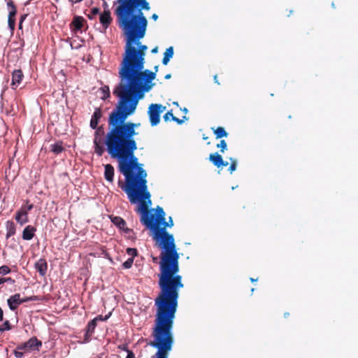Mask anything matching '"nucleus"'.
Listing matches in <instances>:
<instances>
[{
	"mask_svg": "<svg viewBox=\"0 0 358 358\" xmlns=\"http://www.w3.org/2000/svg\"><path fill=\"white\" fill-rule=\"evenodd\" d=\"M151 203L150 198L141 199L136 211L141 215L140 222L150 230L156 245L162 249L158 274L160 291L155 299V306L156 310L176 313L179 291L184 285L182 276L178 274L180 256L174 238L166 231V227L173 226V221L171 217L166 221L165 212L160 206L155 208V214L151 213L149 210Z\"/></svg>",
	"mask_w": 358,
	"mask_h": 358,
	"instance_id": "nucleus-1",
	"label": "nucleus"
},
{
	"mask_svg": "<svg viewBox=\"0 0 358 358\" xmlns=\"http://www.w3.org/2000/svg\"><path fill=\"white\" fill-rule=\"evenodd\" d=\"M128 116L110 113L108 118L110 130L105 143L108 154L118 159L119 171L125 177V183L119 180L118 185L127 194L130 203L135 204L141 199L150 198L151 195L148 189L147 173L134 155L137 143L134 136L136 134L135 128L138 124L126 122Z\"/></svg>",
	"mask_w": 358,
	"mask_h": 358,
	"instance_id": "nucleus-2",
	"label": "nucleus"
},
{
	"mask_svg": "<svg viewBox=\"0 0 358 358\" xmlns=\"http://www.w3.org/2000/svg\"><path fill=\"white\" fill-rule=\"evenodd\" d=\"M146 52L140 50L122 57L119 69L120 82L113 90V94L119 101L112 113L133 114L144 92L150 91L154 85L149 83L155 78V72L143 71Z\"/></svg>",
	"mask_w": 358,
	"mask_h": 358,
	"instance_id": "nucleus-3",
	"label": "nucleus"
},
{
	"mask_svg": "<svg viewBox=\"0 0 358 358\" xmlns=\"http://www.w3.org/2000/svg\"><path fill=\"white\" fill-rule=\"evenodd\" d=\"M141 6H118L115 10L117 22L125 37L124 52L126 56L141 50H148V46L140 41L144 38L148 20Z\"/></svg>",
	"mask_w": 358,
	"mask_h": 358,
	"instance_id": "nucleus-4",
	"label": "nucleus"
},
{
	"mask_svg": "<svg viewBox=\"0 0 358 358\" xmlns=\"http://www.w3.org/2000/svg\"><path fill=\"white\" fill-rule=\"evenodd\" d=\"M176 313L156 310L152 336L153 341L150 345L157 349L152 358H169L174 339L172 334Z\"/></svg>",
	"mask_w": 358,
	"mask_h": 358,
	"instance_id": "nucleus-5",
	"label": "nucleus"
},
{
	"mask_svg": "<svg viewBox=\"0 0 358 358\" xmlns=\"http://www.w3.org/2000/svg\"><path fill=\"white\" fill-rule=\"evenodd\" d=\"M162 106L157 103H152L149 106L148 115L152 126L157 125L160 121V115L162 113Z\"/></svg>",
	"mask_w": 358,
	"mask_h": 358,
	"instance_id": "nucleus-6",
	"label": "nucleus"
},
{
	"mask_svg": "<svg viewBox=\"0 0 358 358\" xmlns=\"http://www.w3.org/2000/svg\"><path fill=\"white\" fill-rule=\"evenodd\" d=\"M113 22L111 13L109 9L104 10L103 13L99 15V22L101 25L103 31L109 27Z\"/></svg>",
	"mask_w": 358,
	"mask_h": 358,
	"instance_id": "nucleus-7",
	"label": "nucleus"
},
{
	"mask_svg": "<svg viewBox=\"0 0 358 358\" xmlns=\"http://www.w3.org/2000/svg\"><path fill=\"white\" fill-rule=\"evenodd\" d=\"M119 6H141L145 10H150L149 3L146 0H117Z\"/></svg>",
	"mask_w": 358,
	"mask_h": 358,
	"instance_id": "nucleus-8",
	"label": "nucleus"
},
{
	"mask_svg": "<svg viewBox=\"0 0 358 358\" xmlns=\"http://www.w3.org/2000/svg\"><path fill=\"white\" fill-rule=\"evenodd\" d=\"M33 299L31 297L26 298V299H21L20 295L19 294H15L13 296H11L8 299V304L9 306V308L11 310H15L17 308V307L21 304L23 302H26L28 301H31Z\"/></svg>",
	"mask_w": 358,
	"mask_h": 358,
	"instance_id": "nucleus-9",
	"label": "nucleus"
},
{
	"mask_svg": "<svg viewBox=\"0 0 358 358\" xmlns=\"http://www.w3.org/2000/svg\"><path fill=\"white\" fill-rule=\"evenodd\" d=\"M86 23V20L82 16L75 15L70 24L71 29L74 32L81 31Z\"/></svg>",
	"mask_w": 358,
	"mask_h": 358,
	"instance_id": "nucleus-10",
	"label": "nucleus"
},
{
	"mask_svg": "<svg viewBox=\"0 0 358 358\" xmlns=\"http://www.w3.org/2000/svg\"><path fill=\"white\" fill-rule=\"evenodd\" d=\"M209 160L217 168L227 166L229 164L228 162L224 161L222 155L218 152L211 153L209 155Z\"/></svg>",
	"mask_w": 358,
	"mask_h": 358,
	"instance_id": "nucleus-11",
	"label": "nucleus"
},
{
	"mask_svg": "<svg viewBox=\"0 0 358 358\" xmlns=\"http://www.w3.org/2000/svg\"><path fill=\"white\" fill-rule=\"evenodd\" d=\"M23 73L22 72L21 70H15L13 72V74H12V83H11V85H12V87L13 89H15L16 87H17L22 78H23Z\"/></svg>",
	"mask_w": 358,
	"mask_h": 358,
	"instance_id": "nucleus-12",
	"label": "nucleus"
},
{
	"mask_svg": "<svg viewBox=\"0 0 358 358\" xmlns=\"http://www.w3.org/2000/svg\"><path fill=\"white\" fill-rule=\"evenodd\" d=\"M102 117V111L100 108H96L90 120V127L95 129L97 128L99 120Z\"/></svg>",
	"mask_w": 358,
	"mask_h": 358,
	"instance_id": "nucleus-13",
	"label": "nucleus"
},
{
	"mask_svg": "<svg viewBox=\"0 0 358 358\" xmlns=\"http://www.w3.org/2000/svg\"><path fill=\"white\" fill-rule=\"evenodd\" d=\"M96 323L95 320H92L87 325L86 331L85 334V342H88L90 339V337L93 334L94 329L96 327Z\"/></svg>",
	"mask_w": 358,
	"mask_h": 358,
	"instance_id": "nucleus-14",
	"label": "nucleus"
},
{
	"mask_svg": "<svg viewBox=\"0 0 358 358\" xmlns=\"http://www.w3.org/2000/svg\"><path fill=\"white\" fill-rule=\"evenodd\" d=\"M35 268L41 275H45L48 268L46 261L43 259H38L35 263Z\"/></svg>",
	"mask_w": 358,
	"mask_h": 358,
	"instance_id": "nucleus-15",
	"label": "nucleus"
},
{
	"mask_svg": "<svg viewBox=\"0 0 358 358\" xmlns=\"http://www.w3.org/2000/svg\"><path fill=\"white\" fill-rule=\"evenodd\" d=\"M104 177H105V179L108 182L113 181L114 168L110 164H106L104 166Z\"/></svg>",
	"mask_w": 358,
	"mask_h": 358,
	"instance_id": "nucleus-16",
	"label": "nucleus"
},
{
	"mask_svg": "<svg viewBox=\"0 0 358 358\" xmlns=\"http://www.w3.org/2000/svg\"><path fill=\"white\" fill-rule=\"evenodd\" d=\"M15 219L17 222L21 225H23L28 222L27 210H25L24 208H22L21 210L16 214Z\"/></svg>",
	"mask_w": 358,
	"mask_h": 358,
	"instance_id": "nucleus-17",
	"label": "nucleus"
},
{
	"mask_svg": "<svg viewBox=\"0 0 358 358\" xmlns=\"http://www.w3.org/2000/svg\"><path fill=\"white\" fill-rule=\"evenodd\" d=\"M35 231L36 229L32 226L26 227L22 233V238L26 241L31 240L34 236Z\"/></svg>",
	"mask_w": 358,
	"mask_h": 358,
	"instance_id": "nucleus-18",
	"label": "nucleus"
},
{
	"mask_svg": "<svg viewBox=\"0 0 358 358\" xmlns=\"http://www.w3.org/2000/svg\"><path fill=\"white\" fill-rule=\"evenodd\" d=\"M41 345V343L37 340L36 338H31L28 342L24 344L23 346L20 347V349L29 348L34 349Z\"/></svg>",
	"mask_w": 358,
	"mask_h": 358,
	"instance_id": "nucleus-19",
	"label": "nucleus"
},
{
	"mask_svg": "<svg viewBox=\"0 0 358 358\" xmlns=\"http://www.w3.org/2000/svg\"><path fill=\"white\" fill-rule=\"evenodd\" d=\"M173 48L170 46L168 48L165 52L164 53V57L162 59V63L164 65H166L169 62L170 59L173 57Z\"/></svg>",
	"mask_w": 358,
	"mask_h": 358,
	"instance_id": "nucleus-20",
	"label": "nucleus"
},
{
	"mask_svg": "<svg viewBox=\"0 0 358 358\" xmlns=\"http://www.w3.org/2000/svg\"><path fill=\"white\" fill-rule=\"evenodd\" d=\"M213 130V133L215 135L217 139L222 138L223 137H227L228 136V133L226 131L225 129L222 127H218L215 129L212 128Z\"/></svg>",
	"mask_w": 358,
	"mask_h": 358,
	"instance_id": "nucleus-21",
	"label": "nucleus"
},
{
	"mask_svg": "<svg viewBox=\"0 0 358 358\" xmlns=\"http://www.w3.org/2000/svg\"><path fill=\"white\" fill-rule=\"evenodd\" d=\"M6 238H9L15 234V224L11 221H8L6 222Z\"/></svg>",
	"mask_w": 358,
	"mask_h": 358,
	"instance_id": "nucleus-22",
	"label": "nucleus"
},
{
	"mask_svg": "<svg viewBox=\"0 0 358 358\" xmlns=\"http://www.w3.org/2000/svg\"><path fill=\"white\" fill-rule=\"evenodd\" d=\"M113 223L120 229H124L126 226V222L120 217H115L112 219Z\"/></svg>",
	"mask_w": 358,
	"mask_h": 358,
	"instance_id": "nucleus-23",
	"label": "nucleus"
},
{
	"mask_svg": "<svg viewBox=\"0 0 358 358\" xmlns=\"http://www.w3.org/2000/svg\"><path fill=\"white\" fill-rule=\"evenodd\" d=\"M101 99H103V100H106V99H108V97H110V90H109V87L108 86H103L101 88Z\"/></svg>",
	"mask_w": 358,
	"mask_h": 358,
	"instance_id": "nucleus-24",
	"label": "nucleus"
},
{
	"mask_svg": "<svg viewBox=\"0 0 358 358\" xmlns=\"http://www.w3.org/2000/svg\"><path fill=\"white\" fill-rule=\"evenodd\" d=\"M216 147L220 148V152L224 153L227 150V143L225 140H221Z\"/></svg>",
	"mask_w": 358,
	"mask_h": 358,
	"instance_id": "nucleus-25",
	"label": "nucleus"
},
{
	"mask_svg": "<svg viewBox=\"0 0 358 358\" xmlns=\"http://www.w3.org/2000/svg\"><path fill=\"white\" fill-rule=\"evenodd\" d=\"M94 152L99 156H101L104 152V148L103 144H94Z\"/></svg>",
	"mask_w": 358,
	"mask_h": 358,
	"instance_id": "nucleus-26",
	"label": "nucleus"
},
{
	"mask_svg": "<svg viewBox=\"0 0 358 358\" xmlns=\"http://www.w3.org/2000/svg\"><path fill=\"white\" fill-rule=\"evenodd\" d=\"M229 161H230V166H229L228 170L230 172V173H232L236 169L237 162L235 159H234L232 157L229 158Z\"/></svg>",
	"mask_w": 358,
	"mask_h": 358,
	"instance_id": "nucleus-27",
	"label": "nucleus"
},
{
	"mask_svg": "<svg viewBox=\"0 0 358 358\" xmlns=\"http://www.w3.org/2000/svg\"><path fill=\"white\" fill-rule=\"evenodd\" d=\"M7 5L10 8L8 17H14L16 14V9L13 5V3L12 1H9V2H8Z\"/></svg>",
	"mask_w": 358,
	"mask_h": 358,
	"instance_id": "nucleus-28",
	"label": "nucleus"
},
{
	"mask_svg": "<svg viewBox=\"0 0 358 358\" xmlns=\"http://www.w3.org/2000/svg\"><path fill=\"white\" fill-rule=\"evenodd\" d=\"M52 152H54L55 153H57V154L61 152L63 150L62 143L59 142H57V143H55L54 145H52Z\"/></svg>",
	"mask_w": 358,
	"mask_h": 358,
	"instance_id": "nucleus-29",
	"label": "nucleus"
},
{
	"mask_svg": "<svg viewBox=\"0 0 358 358\" xmlns=\"http://www.w3.org/2000/svg\"><path fill=\"white\" fill-rule=\"evenodd\" d=\"M100 10L99 8L94 7L92 8L90 10V13L88 14V17L90 20L94 19L95 16L99 14Z\"/></svg>",
	"mask_w": 358,
	"mask_h": 358,
	"instance_id": "nucleus-30",
	"label": "nucleus"
},
{
	"mask_svg": "<svg viewBox=\"0 0 358 358\" xmlns=\"http://www.w3.org/2000/svg\"><path fill=\"white\" fill-rule=\"evenodd\" d=\"M127 253L131 256V258H134L138 255V250L136 248H128L127 249Z\"/></svg>",
	"mask_w": 358,
	"mask_h": 358,
	"instance_id": "nucleus-31",
	"label": "nucleus"
},
{
	"mask_svg": "<svg viewBox=\"0 0 358 358\" xmlns=\"http://www.w3.org/2000/svg\"><path fill=\"white\" fill-rule=\"evenodd\" d=\"M134 263V259L129 257L126 262H124L122 264L124 268L128 269L130 268Z\"/></svg>",
	"mask_w": 358,
	"mask_h": 358,
	"instance_id": "nucleus-32",
	"label": "nucleus"
},
{
	"mask_svg": "<svg viewBox=\"0 0 358 358\" xmlns=\"http://www.w3.org/2000/svg\"><path fill=\"white\" fill-rule=\"evenodd\" d=\"M10 329V326L9 322L6 321L1 326H0V332H2L5 330H9Z\"/></svg>",
	"mask_w": 358,
	"mask_h": 358,
	"instance_id": "nucleus-33",
	"label": "nucleus"
},
{
	"mask_svg": "<svg viewBox=\"0 0 358 358\" xmlns=\"http://www.w3.org/2000/svg\"><path fill=\"white\" fill-rule=\"evenodd\" d=\"M10 272V268L6 266L0 267V275H3Z\"/></svg>",
	"mask_w": 358,
	"mask_h": 358,
	"instance_id": "nucleus-34",
	"label": "nucleus"
},
{
	"mask_svg": "<svg viewBox=\"0 0 358 358\" xmlns=\"http://www.w3.org/2000/svg\"><path fill=\"white\" fill-rule=\"evenodd\" d=\"M110 313L108 315H106L105 317H103L102 315H98L95 318L93 319V320H95V322L97 324L98 321H105L108 319Z\"/></svg>",
	"mask_w": 358,
	"mask_h": 358,
	"instance_id": "nucleus-35",
	"label": "nucleus"
},
{
	"mask_svg": "<svg viewBox=\"0 0 358 358\" xmlns=\"http://www.w3.org/2000/svg\"><path fill=\"white\" fill-rule=\"evenodd\" d=\"M94 144H103L102 136H94Z\"/></svg>",
	"mask_w": 358,
	"mask_h": 358,
	"instance_id": "nucleus-36",
	"label": "nucleus"
},
{
	"mask_svg": "<svg viewBox=\"0 0 358 358\" xmlns=\"http://www.w3.org/2000/svg\"><path fill=\"white\" fill-rule=\"evenodd\" d=\"M8 25L11 30H13L15 28V18L8 17Z\"/></svg>",
	"mask_w": 358,
	"mask_h": 358,
	"instance_id": "nucleus-37",
	"label": "nucleus"
},
{
	"mask_svg": "<svg viewBox=\"0 0 358 358\" xmlns=\"http://www.w3.org/2000/svg\"><path fill=\"white\" fill-rule=\"evenodd\" d=\"M123 349L127 352L126 358H135V355L131 350H128L126 347H124Z\"/></svg>",
	"mask_w": 358,
	"mask_h": 358,
	"instance_id": "nucleus-38",
	"label": "nucleus"
},
{
	"mask_svg": "<svg viewBox=\"0 0 358 358\" xmlns=\"http://www.w3.org/2000/svg\"><path fill=\"white\" fill-rule=\"evenodd\" d=\"M103 127H98L96 131H95V135L94 136H103Z\"/></svg>",
	"mask_w": 358,
	"mask_h": 358,
	"instance_id": "nucleus-39",
	"label": "nucleus"
},
{
	"mask_svg": "<svg viewBox=\"0 0 358 358\" xmlns=\"http://www.w3.org/2000/svg\"><path fill=\"white\" fill-rule=\"evenodd\" d=\"M172 116H173V113L171 111H168L164 115V119L165 121H168L170 117L172 118Z\"/></svg>",
	"mask_w": 358,
	"mask_h": 358,
	"instance_id": "nucleus-40",
	"label": "nucleus"
},
{
	"mask_svg": "<svg viewBox=\"0 0 358 358\" xmlns=\"http://www.w3.org/2000/svg\"><path fill=\"white\" fill-rule=\"evenodd\" d=\"M172 120L174 121V122H176L179 124H181L184 122L183 120H180L179 118L175 117L174 115L172 116Z\"/></svg>",
	"mask_w": 358,
	"mask_h": 358,
	"instance_id": "nucleus-41",
	"label": "nucleus"
},
{
	"mask_svg": "<svg viewBox=\"0 0 358 358\" xmlns=\"http://www.w3.org/2000/svg\"><path fill=\"white\" fill-rule=\"evenodd\" d=\"M15 355L17 358H21L23 355V353L18 351H15Z\"/></svg>",
	"mask_w": 358,
	"mask_h": 358,
	"instance_id": "nucleus-42",
	"label": "nucleus"
},
{
	"mask_svg": "<svg viewBox=\"0 0 358 358\" xmlns=\"http://www.w3.org/2000/svg\"><path fill=\"white\" fill-rule=\"evenodd\" d=\"M79 318H78V322H84V320H85V317L83 315L82 313H79Z\"/></svg>",
	"mask_w": 358,
	"mask_h": 358,
	"instance_id": "nucleus-43",
	"label": "nucleus"
},
{
	"mask_svg": "<svg viewBox=\"0 0 358 358\" xmlns=\"http://www.w3.org/2000/svg\"><path fill=\"white\" fill-rule=\"evenodd\" d=\"M25 208V210H27V214L28 213V211H29L33 208V205L30 204L27 206V207H24Z\"/></svg>",
	"mask_w": 358,
	"mask_h": 358,
	"instance_id": "nucleus-44",
	"label": "nucleus"
},
{
	"mask_svg": "<svg viewBox=\"0 0 358 358\" xmlns=\"http://www.w3.org/2000/svg\"><path fill=\"white\" fill-rule=\"evenodd\" d=\"M10 278H1L0 277V285L7 280H10Z\"/></svg>",
	"mask_w": 358,
	"mask_h": 358,
	"instance_id": "nucleus-45",
	"label": "nucleus"
},
{
	"mask_svg": "<svg viewBox=\"0 0 358 358\" xmlns=\"http://www.w3.org/2000/svg\"><path fill=\"white\" fill-rule=\"evenodd\" d=\"M123 229V230L124 231V232H125V233H127V234H129L130 232H132V230H131V229H129V228H124V229Z\"/></svg>",
	"mask_w": 358,
	"mask_h": 358,
	"instance_id": "nucleus-46",
	"label": "nucleus"
},
{
	"mask_svg": "<svg viewBox=\"0 0 358 358\" xmlns=\"http://www.w3.org/2000/svg\"><path fill=\"white\" fill-rule=\"evenodd\" d=\"M152 19L154 20H157L158 19V15L156 13L152 14Z\"/></svg>",
	"mask_w": 358,
	"mask_h": 358,
	"instance_id": "nucleus-47",
	"label": "nucleus"
},
{
	"mask_svg": "<svg viewBox=\"0 0 358 358\" xmlns=\"http://www.w3.org/2000/svg\"><path fill=\"white\" fill-rule=\"evenodd\" d=\"M213 79H214V81H215V83H217V85H220V83L218 82V80H217V75L214 76Z\"/></svg>",
	"mask_w": 358,
	"mask_h": 358,
	"instance_id": "nucleus-48",
	"label": "nucleus"
},
{
	"mask_svg": "<svg viewBox=\"0 0 358 358\" xmlns=\"http://www.w3.org/2000/svg\"><path fill=\"white\" fill-rule=\"evenodd\" d=\"M103 6L104 8V10L108 9V3L106 2H103Z\"/></svg>",
	"mask_w": 358,
	"mask_h": 358,
	"instance_id": "nucleus-49",
	"label": "nucleus"
},
{
	"mask_svg": "<svg viewBox=\"0 0 358 358\" xmlns=\"http://www.w3.org/2000/svg\"><path fill=\"white\" fill-rule=\"evenodd\" d=\"M3 320V310L0 308V321Z\"/></svg>",
	"mask_w": 358,
	"mask_h": 358,
	"instance_id": "nucleus-50",
	"label": "nucleus"
},
{
	"mask_svg": "<svg viewBox=\"0 0 358 358\" xmlns=\"http://www.w3.org/2000/svg\"><path fill=\"white\" fill-rule=\"evenodd\" d=\"M171 78V75L170 73L166 74L164 77L165 79L168 80Z\"/></svg>",
	"mask_w": 358,
	"mask_h": 358,
	"instance_id": "nucleus-51",
	"label": "nucleus"
},
{
	"mask_svg": "<svg viewBox=\"0 0 358 358\" xmlns=\"http://www.w3.org/2000/svg\"><path fill=\"white\" fill-rule=\"evenodd\" d=\"M157 50H158L157 47H155V48H153V49L152 50V51H151V52H152V53H156V52H157Z\"/></svg>",
	"mask_w": 358,
	"mask_h": 358,
	"instance_id": "nucleus-52",
	"label": "nucleus"
},
{
	"mask_svg": "<svg viewBox=\"0 0 358 358\" xmlns=\"http://www.w3.org/2000/svg\"><path fill=\"white\" fill-rule=\"evenodd\" d=\"M152 261H153L154 262H157V257H152Z\"/></svg>",
	"mask_w": 358,
	"mask_h": 358,
	"instance_id": "nucleus-53",
	"label": "nucleus"
},
{
	"mask_svg": "<svg viewBox=\"0 0 358 358\" xmlns=\"http://www.w3.org/2000/svg\"><path fill=\"white\" fill-rule=\"evenodd\" d=\"M289 313H284V317H289Z\"/></svg>",
	"mask_w": 358,
	"mask_h": 358,
	"instance_id": "nucleus-54",
	"label": "nucleus"
},
{
	"mask_svg": "<svg viewBox=\"0 0 358 358\" xmlns=\"http://www.w3.org/2000/svg\"><path fill=\"white\" fill-rule=\"evenodd\" d=\"M71 1L73 3H77V2L81 1L82 0H71Z\"/></svg>",
	"mask_w": 358,
	"mask_h": 358,
	"instance_id": "nucleus-55",
	"label": "nucleus"
},
{
	"mask_svg": "<svg viewBox=\"0 0 358 358\" xmlns=\"http://www.w3.org/2000/svg\"><path fill=\"white\" fill-rule=\"evenodd\" d=\"M157 71H158V66H155V73L157 72Z\"/></svg>",
	"mask_w": 358,
	"mask_h": 358,
	"instance_id": "nucleus-56",
	"label": "nucleus"
},
{
	"mask_svg": "<svg viewBox=\"0 0 358 358\" xmlns=\"http://www.w3.org/2000/svg\"><path fill=\"white\" fill-rule=\"evenodd\" d=\"M250 280H251V282H255V281H257V279H254V278H251Z\"/></svg>",
	"mask_w": 358,
	"mask_h": 358,
	"instance_id": "nucleus-57",
	"label": "nucleus"
},
{
	"mask_svg": "<svg viewBox=\"0 0 358 358\" xmlns=\"http://www.w3.org/2000/svg\"><path fill=\"white\" fill-rule=\"evenodd\" d=\"M203 140H207V139H208V137H205V136H203Z\"/></svg>",
	"mask_w": 358,
	"mask_h": 358,
	"instance_id": "nucleus-58",
	"label": "nucleus"
}]
</instances>
